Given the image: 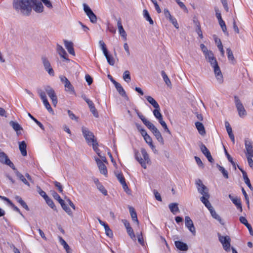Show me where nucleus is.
<instances>
[{
    "label": "nucleus",
    "instance_id": "5fc2aeb1",
    "mask_svg": "<svg viewBox=\"0 0 253 253\" xmlns=\"http://www.w3.org/2000/svg\"><path fill=\"white\" fill-rule=\"evenodd\" d=\"M123 79L127 83L130 82L131 78L130 73L127 70L124 72L123 74Z\"/></svg>",
    "mask_w": 253,
    "mask_h": 253
},
{
    "label": "nucleus",
    "instance_id": "603ef678",
    "mask_svg": "<svg viewBox=\"0 0 253 253\" xmlns=\"http://www.w3.org/2000/svg\"><path fill=\"white\" fill-rule=\"evenodd\" d=\"M196 33H197V34L199 35V36L200 37V38L201 39H203V36L202 32V30L201 29L200 23L198 22H196Z\"/></svg>",
    "mask_w": 253,
    "mask_h": 253
},
{
    "label": "nucleus",
    "instance_id": "cd10ccee",
    "mask_svg": "<svg viewBox=\"0 0 253 253\" xmlns=\"http://www.w3.org/2000/svg\"><path fill=\"white\" fill-rule=\"evenodd\" d=\"M59 242L66 251L67 253H72V250L66 241L61 237H59Z\"/></svg>",
    "mask_w": 253,
    "mask_h": 253
},
{
    "label": "nucleus",
    "instance_id": "f257e3e1",
    "mask_svg": "<svg viewBox=\"0 0 253 253\" xmlns=\"http://www.w3.org/2000/svg\"><path fill=\"white\" fill-rule=\"evenodd\" d=\"M32 2L34 1L32 0H13V7L16 11L29 16L32 10Z\"/></svg>",
    "mask_w": 253,
    "mask_h": 253
},
{
    "label": "nucleus",
    "instance_id": "a18cd8bd",
    "mask_svg": "<svg viewBox=\"0 0 253 253\" xmlns=\"http://www.w3.org/2000/svg\"><path fill=\"white\" fill-rule=\"evenodd\" d=\"M43 102V103L45 106V107L46 108V109L47 110V111L50 113H51L52 114H54V111L53 110V109H52L50 104L49 103L47 99H45V100H44L42 101Z\"/></svg>",
    "mask_w": 253,
    "mask_h": 253
},
{
    "label": "nucleus",
    "instance_id": "a211bd4d",
    "mask_svg": "<svg viewBox=\"0 0 253 253\" xmlns=\"http://www.w3.org/2000/svg\"><path fill=\"white\" fill-rule=\"evenodd\" d=\"M64 42L65 44V46L66 48L67 49L68 52L70 54L75 56V52L74 51V49L73 47V43L71 42H69L67 40H64Z\"/></svg>",
    "mask_w": 253,
    "mask_h": 253
},
{
    "label": "nucleus",
    "instance_id": "dca6fc26",
    "mask_svg": "<svg viewBox=\"0 0 253 253\" xmlns=\"http://www.w3.org/2000/svg\"><path fill=\"white\" fill-rule=\"evenodd\" d=\"M229 198L236 206L237 208L240 210V211L242 212L243 210L241 200L237 197H234L231 194L229 195Z\"/></svg>",
    "mask_w": 253,
    "mask_h": 253
},
{
    "label": "nucleus",
    "instance_id": "9d476101",
    "mask_svg": "<svg viewBox=\"0 0 253 253\" xmlns=\"http://www.w3.org/2000/svg\"><path fill=\"white\" fill-rule=\"evenodd\" d=\"M245 147L247 157L253 156V142L249 139H245Z\"/></svg>",
    "mask_w": 253,
    "mask_h": 253
},
{
    "label": "nucleus",
    "instance_id": "bf43d9fd",
    "mask_svg": "<svg viewBox=\"0 0 253 253\" xmlns=\"http://www.w3.org/2000/svg\"><path fill=\"white\" fill-rule=\"evenodd\" d=\"M54 185L55 187L57 188L59 192L60 193H62L63 191V186L61 184L57 181L54 182Z\"/></svg>",
    "mask_w": 253,
    "mask_h": 253
},
{
    "label": "nucleus",
    "instance_id": "338daca9",
    "mask_svg": "<svg viewBox=\"0 0 253 253\" xmlns=\"http://www.w3.org/2000/svg\"><path fill=\"white\" fill-rule=\"evenodd\" d=\"M38 192L39 194L42 197L44 200L46 199V198H47L48 196L46 195L44 191H43L40 187H38Z\"/></svg>",
    "mask_w": 253,
    "mask_h": 253
},
{
    "label": "nucleus",
    "instance_id": "774afa93",
    "mask_svg": "<svg viewBox=\"0 0 253 253\" xmlns=\"http://www.w3.org/2000/svg\"><path fill=\"white\" fill-rule=\"evenodd\" d=\"M194 158L197 164L199 166V167H200L202 168H204V164L202 163L200 158L197 156H195Z\"/></svg>",
    "mask_w": 253,
    "mask_h": 253
},
{
    "label": "nucleus",
    "instance_id": "09e8293b",
    "mask_svg": "<svg viewBox=\"0 0 253 253\" xmlns=\"http://www.w3.org/2000/svg\"><path fill=\"white\" fill-rule=\"evenodd\" d=\"M62 209L69 215H72L71 209L65 204L64 201L60 204Z\"/></svg>",
    "mask_w": 253,
    "mask_h": 253
},
{
    "label": "nucleus",
    "instance_id": "c756f323",
    "mask_svg": "<svg viewBox=\"0 0 253 253\" xmlns=\"http://www.w3.org/2000/svg\"><path fill=\"white\" fill-rule=\"evenodd\" d=\"M145 98L148 102L150 103L154 108H158L160 107L158 102L151 96H145Z\"/></svg>",
    "mask_w": 253,
    "mask_h": 253
},
{
    "label": "nucleus",
    "instance_id": "423d86ee",
    "mask_svg": "<svg viewBox=\"0 0 253 253\" xmlns=\"http://www.w3.org/2000/svg\"><path fill=\"white\" fill-rule=\"evenodd\" d=\"M83 134L86 141L89 145L93 141L96 140L93 133L89 131L88 129L85 127L83 126L82 128Z\"/></svg>",
    "mask_w": 253,
    "mask_h": 253
},
{
    "label": "nucleus",
    "instance_id": "7c9ffc66",
    "mask_svg": "<svg viewBox=\"0 0 253 253\" xmlns=\"http://www.w3.org/2000/svg\"><path fill=\"white\" fill-rule=\"evenodd\" d=\"M210 213L212 216V217L217 220L219 222L222 224L223 225L224 223L223 222V220H222L220 216L216 212L214 209H212L210 211Z\"/></svg>",
    "mask_w": 253,
    "mask_h": 253
},
{
    "label": "nucleus",
    "instance_id": "bb28decb",
    "mask_svg": "<svg viewBox=\"0 0 253 253\" xmlns=\"http://www.w3.org/2000/svg\"><path fill=\"white\" fill-rule=\"evenodd\" d=\"M14 198L15 200L18 203H19L23 208H24L27 211H29V208L28 206H27L26 203L22 200L21 197L16 195L14 197Z\"/></svg>",
    "mask_w": 253,
    "mask_h": 253
},
{
    "label": "nucleus",
    "instance_id": "052dcab7",
    "mask_svg": "<svg viewBox=\"0 0 253 253\" xmlns=\"http://www.w3.org/2000/svg\"><path fill=\"white\" fill-rule=\"evenodd\" d=\"M160 124L161 125V126H163V127L164 128L165 130L169 133V134H171L170 130L168 128L167 125L165 121L163 120H161V121L159 122Z\"/></svg>",
    "mask_w": 253,
    "mask_h": 253
},
{
    "label": "nucleus",
    "instance_id": "a19ab883",
    "mask_svg": "<svg viewBox=\"0 0 253 253\" xmlns=\"http://www.w3.org/2000/svg\"><path fill=\"white\" fill-rule=\"evenodd\" d=\"M9 124L17 132L18 130L22 129L19 124L16 122L11 121L10 122Z\"/></svg>",
    "mask_w": 253,
    "mask_h": 253
},
{
    "label": "nucleus",
    "instance_id": "f8f14e48",
    "mask_svg": "<svg viewBox=\"0 0 253 253\" xmlns=\"http://www.w3.org/2000/svg\"><path fill=\"white\" fill-rule=\"evenodd\" d=\"M34 2H32V8L37 13H41L43 11V6L41 1L37 0H32Z\"/></svg>",
    "mask_w": 253,
    "mask_h": 253
},
{
    "label": "nucleus",
    "instance_id": "20e7f679",
    "mask_svg": "<svg viewBox=\"0 0 253 253\" xmlns=\"http://www.w3.org/2000/svg\"><path fill=\"white\" fill-rule=\"evenodd\" d=\"M196 184L198 191L203 195L202 197H205V198L210 197L208 188L203 183L201 179H198L197 180Z\"/></svg>",
    "mask_w": 253,
    "mask_h": 253
},
{
    "label": "nucleus",
    "instance_id": "c9c22d12",
    "mask_svg": "<svg viewBox=\"0 0 253 253\" xmlns=\"http://www.w3.org/2000/svg\"><path fill=\"white\" fill-rule=\"evenodd\" d=\"M143 16L145 18V19L148 21L150 24L153 25L154 22L153 19L151 18L148 11L146 9L143 10Z\"/></svg>",
    "mask_w": 253,
    "mask_h": 253
},
{
    "label": "nucleus",
    "instance_id": "680f3d73",
    "mask_svg": "<svg viewBox=\"0 0 253 253\" xmlns=\"http://www.w3.org/2000/svg\"><path fill=\"white\" fill-rule=\"evenodd\" d=\"M104 229L105 230V233L107 236L109 237H111L113 236V234L112 231L110 229L109 225H106V227Z\"/></svg>",
    "mask_w": 253,
    "mask_h": 253
},
{
    "label": "nucleus",
    "instance_id": "b1692460",
    "mask_svg": "<svg viewBox=\"0 0 253 253\" xmlns=\"http://www.w3.org/2000/svg\"><path fill=\"white\" fill-rule=\"evenodd\" d=\"M210 198H205V197H201L200 198L201 201L204 204L205 207L208 208V209L210 211L213 209L214 208L211 206V204L209 201V199Z\"/></svg>",
    "mask_w": 253,
    "mask_h": 253
},
{
    "label": "nucleus",
    "instance_id": "3c124183",
    "mask_svg": "<svg viewBox=\"0 0 253 253\" xmlns=\"http://www.w3.org/2000/svg\"><path fill=\"white\" fill-rule=\"evenodd\" d=\"M99 45L100 48L102 50L103 54H104V53L106 54V52H107L108 51L107 50V48L106 47V45L105 42L103 41L100 40L99 41Z\"/></svg>",
    "mask_w": 253,
    "mask_h": 253
},
{
    "label": "nucleus",
    "instance_id": "ddd939ff",
    "mask_svg": "<svg viewBox=\"0 0 253 253\" xmlns=\"http://www.w3.org/2000/svg\"><path fill=\"white\" fill-rule=\"evenodd\" d=\"M185 224L189 230L193 234L195 235L196 233L195 228L193 225V223L191 218L188 216H186L185 217Z\"/></svg>",
    "mask_w": 253,
    "mask_h": 253
},
{
    "label": "nucleus",
    "instance_id": "6e6552de",
    "mask_svg": "<svg viewBox=\"0 0 253 253\" xmlns=\"http://www.w3.org/2000/svg\"><path fill=\"white\" fill-rule=\"evenodd\" d=\"M84 10L90 19V21L92 23H95L97 22V17L93 13L90 8L85 3L83 4Z\"/></svg>",
    "mask_w": 253,
    "mask_h": 253
},
{
    "label": "nucleus",
    "instance_id": "2f4dec72",
    "mask_svg": "<svg viewBox=\"0 0 253 253\" xmlns=\"http://www.w3.org/2000/svg\"><path fill=\"white\" fill-rule=\"evenodd\" d=\"M105 56L108 64L111 66H113L115 64V59L113 57L110 55L108 51L106 53L104 54Z\"/></svg>",
    "mask_w": 253,
    "mask_h": 253
},
{
    "label": "nucleus",
    "instance_id": "39448f33",
    "mask_svg": "<svg viewBox=\"0 0 253 253\" xmlns=\"http://www.w3.org/2000/svg\"><path fill=\"white\" fill-rule=\"evenodd\" d=\"M219 241L222 244L223 249L226 252L230 251V242L231 239L228 236H221L219 233L218 234Z\"/></svg>",
    "mask_w": 253,
    "mask_h": 253
},
{
    "label": "nucleus",
    "instance_id": "6ab92c4d",
    "mask_svg": "<svg viewBox=\"0 0 253 253\" xmlns=\"http://www.w3.org/2000/svg\"><path fill=\"white\" fill-rule=\"evenodd\" d=\"M240 221L243 224H244L248 229L250 232V234L253 236V230L252 227L250 224H249L247 219L243 216H240L239 218Z\"/></svg>",
    "mask_w": 253,
    "mask_h": 253
},
{
    "label": "nucleus",
    "instance_id": "69168bd1",
    "mask_svg": "<svg viewBox=\"0 0 253 253\" xmlns=\"http://www.w3.org/2000/svg\"><path fill=\"white\" fill-rule=\"evenodd\" d=\"M175 1L182 9L186 11V12H188L187 7L182 2H181L180 0H175Z\"/></svg>",
    "mask_w": 253,
    "mask_h": 253
},
{
    "label": "nucleus",
    "instance_id": "1a4fd4ad",
    "mask_svg": "<svg viewBox=\"0 0 253 253\" xmlns=\"http://www.w3.org/2000/svg\"><path fill=\"white\" fill-rule=\"evenodd\" d=\"M44 89L48 96L51 99L53 105L55 107L57 103V97L54 90L50 86H46L44 87Z\"/></svg>",
    "mask_w": 253,
    "mask_h": 253
},
{
    "label": "nucleus",
    "instance_id": "c85d7f7f",
    "mask_svg": "<svg viewBox=\"0 0 253 253\" xmlns=\"http://www.w3.org/2000/svg\"><path fill=\"white\" fill-rule=\"evenodd\" d=\"M135 157L137 161L140 164L142 167L146 169V165L143 159L141 157L139 153L137 151L135 153Z\"/></svg>",
    "mask_w": 253,
    "mask_h": 253
},
{
    "label": "nucleus",
    "instance_id": "37998d69",
    "mask_svg": "<svg viewBox=\"0 0 253 253\" xmlns=\"http://www.w3.org/2000/svg\"><path fill=\"white\" fill-rule=\"evenodd\" d=\"M138 117L141 120L143 124L148 127L151 124L150 122L148 121L145 117L140 113L137 115Z\"/></svg>",
    "mask_w": 253,
    "mask_h": 253
},
{
    "label": "nucleus",
    "instance_id": "864d4df0",
    "mask_svg": "<svg viewBox=\"0 0 253 253\" xmlns=\"http://www.w3.org/2000/svg\"><path fill=\"white\" fill-rule=\"evenodd\" d=\"M51 194L53 196V197L54 198L55 200L58 201V202L60 204L63 201H64L63 200H62L60 196L59 195V194L56 192L54 191H51Z\"/></svg>",
    "mask_w": 253,
    "mask_h": 253
},
{
    "label": "nucleus",
    "instance_id": "de8ad7c7",
    "mask_svg": "<svg viewBox=\"0 0 253 253\" xmlns=\"http://www.w3.org/2000/svg\"><path fill=\"white\" fill-rule=\"evenodd\" d=\"M28 116L32 119L36 124L42 130H44V127L43 125L39 122L37 119H36L35 118H34L30 113H28Z\"/></svg>",
    "mask_w": 253,
    "mask_h": 253
},
{
    "label": "nucleus",
    "instance_id": "f03ea898",
    "mask_svg": "<svg viewBox=\"0 0 253 253\" xmlns=\"http://www.w3.org/2000/svg\"><path fill=\"white\" fill-rule=\"evenodd\" d=\"M206 59L210 63L214 70L215 76L219 83L223 82V77L217 62L214 57L213 52L209 51L204 54Z\"/></svg>",
    "mask_w": 253,
    "mask_h": 253
},
{
    "label": "nucleus",
    "instance_id": "a878e982",
    "mask_svg": "<svg viewBox=\"0 0 253 253\" xmlns=\"http://www.w3.org/2000/svg\"><path fill=\"white\" fill-rule=\"evenodd\" d=\"M169 208L170 211L174 214L179 212V210L178 207V204L176 203H170L169 205Z\"/></svg>",
    "mask_w": 253,
    "mask_h": 253
},
{
    "label": "nucleus",
    "instance_id": "e433bc0d",
    "mask_svg": "<svg viewBox=\"0 0 253 253\" xmlns=\"http://www.w3.org/2000/svg\"><path fill=\"white\" fill-rule=\"evenodd\" d=\"M15 174L25 184L27 185L28 186H30V184L26 180V179L24 177V176L20 173L18 170H16Z\"/></svg>",
    "mask_w": 253,
    "mask_h": 253
},
{
    "label": "nucleus",
    "instance_id": "6e6d98bb",
    "mask_svg": "<svg viewBox=\"0 0 253 253\" xmlns=\"http://www.w3.org/2000/svg\"><path fill=\"white\" fill-rule=\"evenodd\" d=\"M200 147L201 151H202V152L203 153V154L205 156H206V155H208V154L210 153V152L208 149V148L206 147V146L202 143H201Z\"/></svg>",
    "mask_w": 253,
    "mask_h": 253
},
{
    "label": "nucleus",
    "instance_id": "4be33fe9",
    "mask_svg": "<svg viewBox=\"0 0 253 253\" xmlns=\"http://www.w3.org/2000/svg\"><path fill=\"white\" fill-rule=\"evenodd\" d=\"M175 245L178 250L182 251H186L188 249L187 244L180 241H175Z\"/></svg>",
    "mask_w": 253,
    "mask_h": 253
},
{
    "label": "nucleus",
    "instance_id": "72a5a7b5",
    "mask_svg": "<svg viewBox=\"0 0 253 253\" xmlns=\"http://www.w3.org/2000/svg\"><path fill=\"white\" fill-rule=\"evenodd\" d=\"M153 114L154 116L159 120V122L161 120H163V116L160 113V108H155L153 111Z\"/></svg>",
    "mask_w": 253,
    "mask_h": 253
},
{
    "label": "nucleus",
    "instance_id": "7ed1b4c3",
    "mask_svg": "<svg viewBox=\"0 0 253 253\" xmlns=\"http://www.w3.org/2000/svg\"><path fill=\"white\" fill-rule=\"evenodd\" d=\"M234 103L236 108L238 111V115L241 118H244L247 113L243 104L237 95L234 96Z\"/></svg>",
    "mask_w": 253,
    "mask_h": 253
},
{
    "label": "nucleus",
    "instance_id": "473e14b6",
    "mask_svg": "<svg viewBox=\"0 0 253 253\" xmlns=\"http://www.w3.org/2000/svg\"><path fill=\"white\" fill-rule=\"evenodd\" d=\"M9 158L6 154L1 151L0 149V163L2 164H5L7 161L9 160Z\"/></svg>",
    "mask_w": 253,
    "mask_h": 253
},
{
    "label": "nucleus",
    "instance_id": "412c9836",
    "mask_svg": "<svg viewBox=\"0 0 253 253\" xmlns=\"http://www.w3.org/2000/svg\"><path fill=\"white\" fill-rule=\"evenodd\" d=\"M57 50L59 54V55L63 58L65 60L67 61H69V59L68 58V55L66 53V51L63 48L62 46L59 44H57Z\"/></svg>",
    "mask_w": 253,
    "mask_h": 253
},
{
    "label": "nucleus",
    "instance_id": "79ce46f5",
    "mask_svg": "<svg viewBox=\"0 0 253 253\" xmlns=\"http://www.w3.org/2000/svg\"><path fill=\"white\" fill-rule=\"evenodd\" d=\"M144 139L145 142L149 145V146L151 148L152 150L155 148V146L153 144V141L151 137L149 135H147L145 137H144Z\"/></svg>",
    "mask_w": 253,
    "mask_h": 253
},
{
    "label": "nucleus",
    "instance_id": "4468645a",
    "mask_svg": "<svg viewBox=\"0 0 253 253\" xmlns=\"http://www.w3.org/2000/svg\"><path fill=\"white\" fill-rule=\"evenodd\" d=\"M95 161L97 164L98 168L99 169L101 173L104 174L105 176L107 175V170L105 165L102 163V162L99 158H95Z\"/></svg>",
    "mask_w": 253,
    "mask_h": 253
},
{
    "label": "nucleus",
    "instance_id": "2eb2a0df",
    "mask_svg": "<svg viewBox=\"0 0 253 253\" xmlns=\"http://www.w3.org/2000/svg\"><path fill=\"white\" fill-rule=\"evenodd\" d=\"M112 83L114 84L115 87L116 88L117 91L119 92V94L123 97H125L126 98H128L126 94V91L124 89L121 84L120 83L115 81V80L112 81Z\"/></svg>",
    "mask_w": 253,
    "mask_h": 253
},
{
    "label": "nucleus",
    "instance_id": "ea45409f",
    "mask_svg": "<svg viewBox=\"0 0 253 253\" xmlns=\"http://www.w3.org/2000/svg\"><path fill=\"white\" fill-rule=\"evenodd\" d=\"M161 75H162V76L163 80H164V82H165L166 84L169 86H170L171 84V82H170V80L169 79V77H168V76L165 72V71H162L161 72Z\"/></svg>",
    "mask_w": 253,
    "mask_h": 253
},
{
    "label": "nucleus",
    "instance_id": "e2e57ef3",
    "mask_svg": "<svg viewBox=\"0 0 253 253\" xmlns=\"http://www.w3.org/2000/svg\"><path fill=\"white\" fill-rule=\"evenodd\" d=\"M38 93L42 101L47 99L45 93L42 89H39Z\"/></svg>",
    "mask_w": 253,
    "mask_h": 253
},
{
    "label": "nucleus",
    "instance_id": "0eeeda50",
    "mask_svg": "<svg viewBox=\"0 0 253 253\" xmlns=\"http://www.w3.org/2000/svg\"><path fill=\"white\" fill-rule=\"evenodd\" d=\"M148 128L152 131L153 134L155 135L157 140L162 145L164 144L163 138L161 135L160 131L152 123Z\"/></svg>",
    "mask_w": 253,
    "mask_h": 253
},
{
    "label": "nucleus",
    "instance_id": "c03bdc74",
    "mask_svg": "<svg viewBox=\"0 0 253 253\" xmlns=\"http://www.w3.org/2000/svg\"><path fill=\"white\" fill-rule=\"evenodd\" d=\"M42 60L45 70L51 67L49 61L46 57H42Z\"/></svg>",
    "mask_w": 253,
    "mask_h": 253
},
{
    "label": "nucleus",
    "instance_id": "13d9d810",
    "mask_svg": "<svg viewBox=\"0 0 253 253\" xmlns=\"http://www.w3.org/2000/svg\"><path fill=\"white\" fill-rule=\"evenodd\" d=\"M97 189L104 195H107V191L104 187L100 183L97 186Z\"/></svg>",
    "mask_w": 253,
    "mask_h": 253
},
{
    "label": "nucleus",
    "instance_id": "8fccbe9b",
    "mask_svg": "<svg viewBox=\"0 0 253 253\" xmlns=\"http://www.w3.org/2000/svg\"><path fill=\"white\" fill-rule=\"evenodd\" d=\"M225 155L227 157L228 160L231 163L232 165L234 167L235 170L236 169V166L235 163L233 161L232 158L231 157L230 154L227 152V150L224 148Z\"/></svg>",
    "mask_w": 253,
    "mask_h": 253
},
{
    "label": "nucleus",
    "instance_id": "393cba45",
    "mask_svg": "<svg viewBox=\"0 0 253 253\" xmlns=\"http://www.w3.org/2000/svg\"><path fill=\"white\" fill-rule=\"evenodd\" d=\"M195 126L198 130L199 133L202 135H204L206 134V131L204 126L202 123L197 122L195 123Z\"/></svg>",
    "mask_w": 253,
    "mask_h": 253
},
{
    "label": "nucleus",
    "instance_id": "aec40b11",
    "mask_svg": "<svg viewBox=\"0 0 253 253\" xmlns=\"http://www.w3.org/2000/svg\"><path fill=\"white\" fill-rule=\"evenodd\" d=\"M225 127H226L227 132L228 134V135H229L230 138L231 139L233 143H235V137H234V134L232 132V129L230 125V124L228 122L226 121L225 122Z\"/></svg>",
    "mask_w": 253,
    "mask_h": 253
},
{
    "label": "nucleus",
    "instance_id": "58836bf2",
    "mask_svg": "<svg viewBox=\"0 0 253 253\" xmlns=\"http://www.w3.org/2000/svg\"><path fill=\"white\" fill-rule=\"evenodd\" d=\"M216 166L218 170L222 173L224 177L226 179H228L229 178L228 171L223 167L220 166L218 164H217Z\"/></svg>",
    "mask_w": 253,
    "mask_h": 253
},
{
    "label": "nucleus",
    "instance_id": "9b49d317",
    "mask_svg": "<svg viewBox=\"0 0 253 253\" xmlns=\"http://www.w3.org/2000/svg\"><path fill=\"white\" fill-rule=\"evenodd\" d=\"M60 79L61 82L64 84L65 88H67L68 91L72 92L73 93H75L73 85L66 77L61 76L60 77Z\"/></svg>",
    "mask_w": 253,
    "mask_h": 253
},
{
    "label": "nucleus",
    "instance_id": "4d7b16f0",
    "mask_svg": "<svg viewBox=\"0 0 253 253\" xmlns=\"http://www.w3.org/2000/svg\"><path fill=\"white\" fill-rule=\"evenodd\" d=\"M226 50L229 60L232 61L233 62L235 60V59L231 49L229 48H228Z\"/></svg>",
    "mask_w": 253,
    "mask_h": 253
},
{
    "label": "nucleus",
    "instance_id": "f3484780",
    "mask_svg": "<svg viewBox=\"0 0 253 253\" xmlns=\"http://www.w3.org/2000/svg\"><path fill=\"white\" fill-rule=\"evenodd\" d=\"M117 26L120 34L123 38L124 40L126 41L127 35L122 24L121 18H119L117 21Z\"/></svg>",
    "mask_w": 253,
    "mask_h": 253
},
{
    "label": "nucleus",
    "instance_id": "49530a36",
    "mask_svg": "<svg viewBox=\"0 0 253 253\" xmlns=\"http://www.w3.org/2000/svg\"><path fill=\"white\" fill-rule=\"evenodd\" d=\"M45 201H46V204L54 211H57V209L56 206H55L53 201L49 198L47 197V198H46L45 199Z\"/></svg>",
    "mask_w": 253,
    "mask_h": 253
},
{
    "label": "nucleus",
    "instance_id": "5701e85b",
    "mask_svg": "<svg viewBox=\"0 0 253 253\" xmlns=\"http://www.w3.org/2000/svg\"><path fill=\"white\" fill-rule=\"evenodd\" d=\"M27 145L24 141L19 142V148L22 156H26L27 155Z\"/></svg>",
    "mask_w": 253,
    "mask_h": 253
},
{
    "label": "nucleus",
    "instance_id": "f704fd0d",
    "mask_svg": "<svg viewBox=\"0 0 253 253\" xmlns=\"http://www.w3.org/2000/svg\"><path fill=\"white\" fill-rule=\"evenodd\" d=\"M129 212L132 220L134 222H136L137 223V224H138L139 221L138 220L137 214L134 211V209L132 207H130Z\"/></svg>",
    "mask_w": 253,
    "mask_h": 253
},
{
    "label": "nucleus",
    "instance_id": "4c0bfd02",
    "mask_svg": "<svg viewBox=\"0 0 253 253\" xmlns=\"http://www.w3.org/2000/svg\"><path fill=\"white\" fill-rule=\"evenodd\" d=\"M141 153L143 157V161H144L146 164L150 162V160L149 159V155L147 154L146 150L144 148H141Z\"/></svg>",
    "mask_w": 253,
    "mask_h": 253
},
{
    "label": "nucleus",
    "instance_id": "0e129e2a",
    "mask_svg": "<svg viewBox=\"0 0 253 253\" xmlns=\"http://www.w3.org/2000/svg\"><path fill=\"white\" fill-rule=\"evenodd\" d=\"M116 176L121 184L126 182L125 179L122 173L116 174Z\"/></svg>",
    "mask_w": 253,
    "mask_h": 253
}]
</instances>
